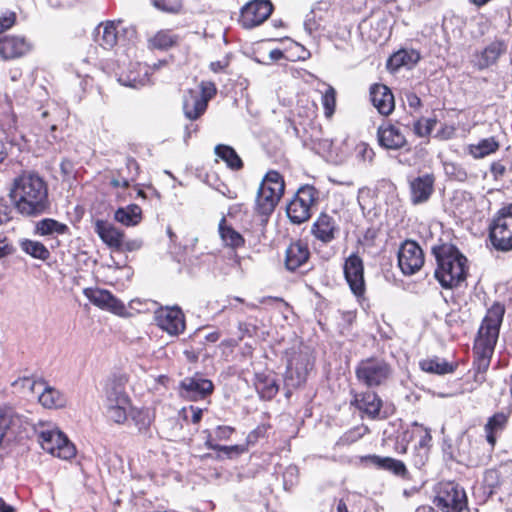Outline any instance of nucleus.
Returning a JSON list of instances; mask_svg holds the SVG:
<instances>
[{"label":"nucleus","instance_id":"1","mask_svg":"<svg viewBox=\"0 0 512 512\" xmlns=\"http://www.w3.org/2000/svg\"><path fill=\"white\" fill-rule=\"evenodd\" d=\"M9 198L24 216H37L49 207L48 186L35 171L23 170L11 182Z\"/></svg>","mask_w":512,"mask_h":512},{"label":"nucleus","instance_id":"2","mask_svg":"<svg viewBox=\"0 0 512 512\" xmlns=\"http://www.w3.org/2000/svg\"><path fill=\"white\" fill-rule=\"evenodd\" d=\"M437 268L435 278L445 289L459 286L467 276V258L453 245L443 244L432 249Z\"/></svg>","mask_w":512,"mask_h":512},{"label":"nucleus","instance_id":"3","mask_svg":"<svg viewBox=\"0 0 512 512\" xmlns=\"http://www.w3.org/2000/svg\"><path fill=\"white\" fill-rule=\"evenodd\" d=\"M503 315L504 308L496 304L488 310L482 321L474 343L475 365L478 372H485L490 365Z\"/></svg>","mask_w":512,"mask_h":512},{"label":"nucleus","instance_id":"4","mask_svg":"<svg viewBox=\"0 0 512 512\" xmlns=\"http://www.w3.org/2000/svg\"><path fill=\"white\" fill-rule=\"evenodd\" d=\"M32 430L40 447L52 456L69 460L76 455L75 446L54 422L39 420Z\"/></svg>","mask_w":512,"mask_h":512},{"label":"nucleus","instance_id":"5","mask_svg":"<svg viewBox=\"0 0 512 512\" xmlns=\"http://www.w3.org/2000/svg\"><path fill=\"white\" fill-rule=\"evenodd\" d=\"M284 180L277 171H269L262 180L256 197V210L262 216L270 215L284 192Z\"/></svg>","mask_w":512,"mask_h":512},{"label":"nucleus","instance_id":"6","mask_svg":"<svg viewBox=\"0 0 512 512\" xmlns=\"http://www.w3.org/2000/svg\"><path fill=\"white\" fill-rule=\"evenodd\" d=\"M104 409L106 417L117 424H123L131 409L129 397L121 384L108 382L105 388Z\"/></svg>","mask_w":512,"mask_h":512},{"label":"nucleus","instance_id":"7","mask_svg":"<svg viewBox=\"0 0 512 512\" xmlns=\"http://www.w3.org/2000/svg\"><path fill=\"white\" fill-rule=\"evenodd\" d=\"M489 238L500 251L512 250V204L502 207L489 225Z\"/></svg>","mask_w":512,"mask_h":512},{"label":"nucleus","instance_id":"8","mask_svg":"<svg viewBox=\"0 0 512 512\" xmlns=\"http://www.w3.org/2000/svg\"><path fill=\"white\" fill-rule=\"evenodd\" d=\"M317 191L312 186L301 187L287 206L289 219L296 224L307 221L311 216V207L316 203Z\"/></svg>","mask_w":512,"mask_h":512},{"label":"nucleus","instance_id":"9","mask_svg":"<svg viewBox=\"0 0 512 512\" xmlns=\"http://www.w3.org/2000/svg\"><path fill=\"white\" fill-rule=\"evenodd\" d=\"M215 93L216 87L212 82H202L200 91L189 90L183 101L185 116L190 120L197 119L205 112L208 101Z\"/></svg>","mask_w":512,"mask_h":512},{"label":"nucleus","instance_id":"10","mask_svg":"<svg viewBox=\"0 0 512 512\" xmlns=\"http://www.w3.org/2000/svg\"><path fill=\"white\" fill-rule=\"evenodd\" d=\"M356 375L358 380L365 385L370 387L378 386L389 377L390 368L384 361L367 359L358 365Z\"/></svg>","mask_w":512,"mask_h":512},{"label":"nucleus","instance_id":"11","mask_svg":"<svg viewBox=\"0 0 512 512\" xmlns=\"http://www.w3.org/2000/svg\"><path fill=\"white\" fill-rule=\"evenodd\" d=\"M435 503L445 512H461L466 505V495L457 484L447 482L441 485Z\"/></svg>","mask_w":512,"mask_h":512},{"label":"nucleus","instance_id":"12","mask_svg":"<svg viewBox=\"0 0 512 512\" xmlns=\"http://www.w3.org/2000/svg\"><path fill=\"white\" fill-rule=\"evenodd\" d=\"M154 319L157 326L171 336H177L184 332L185 316L177 307H161L155 311Z\"/></svg>","mask_w":512,"mask_h":512},{"label":"nucleus","instance_id":"13","mask_svg":"<svg viewBox=\"0 0 512 512\" xmlns=\"http://www.w3.org/2000/svg\"><path fill=\"white\" fill-rule=\"evenodd\" d=\"M273 11L270 0H251L241 9L240 23L244 28H253L265 22Z\"/></svg>","mask_w":512,"mask_h":512},{"label":"nucleus","instance_id":"14","mask_svg":"<svg viewBox=\"0 0 512 512\" xmlns=\"http://www.w3.org/2000/svg\"><path fill=\"white\" fill-rule=\"evenodd\" d=\"M398 264L405 275L415 274L424 264L421 247L414 241H405L398 251Z\"/></svg>","mask_w":512,"mask_h":512},{"label":"nucleus","instance_id":"15","mask_svg":"<svg viewBox=\"0 0 512 512\" xmlns=\"http://www.w3.org/2000/svg\"><path fill=\"white\" fill-rule=\"evenodd\" d=\"M312 362L307 354H295L288 362L285 374V385L288 388H297L305 381Z\"/></svg>","mask_w":512,"mask_h":512},{"label":"nucleus","instance_id":"16","mask_svg":"<svg viewBox=\"0 0 512 512\" xmlns=\"http://www.w3.org/2000/svg\"><path fill=\"white\" fill-rule=\"evenodd\" d=\"M124 32L122 21L108 20L101 22L94 30L95 42L105 50L113 49L121 39L120 32Z\"/></svg>","mask_w":512,"mask_h":512},{"label":"nucleus","instance_id":"17","mask_svg":"<svg viewBox=\"0 0 512 512\" xmlns=\"http://www.w3.org/2000/svg\"><path fill=\"white\" fill-rule=\"evenodd\" d=\"M377 140L379 145L386 150H400L408 146L402 129L390 122H385L378 127Z\"/></svg>","mask_w":512,"mask_h":512},{"label":"nucleus","instance_id":"18","mask_svg":"<svg viewBox=\"0 0 512 512\" xmlns=\"http://www.w3.org/2000/svg\"><path fill=\"white\" fill-rule=\"evenodd\" d=\"M83 294L89 301L100 309L108 310L116 315H124V304L115 298L109 291L99 288H85Z\"/></svg>","mask_w":512,"mask_h":512},{"label":"nucleus","instance_id":"19","mask_svg":"<svg viewBox=\"0 0 512 512\" xmlns=\"http://www.w3.org/2000/svg\"><path fill=\"white\" fill-rule=\"evenodd\" d=\"M507 46L501 40H494L483 50L477 51L472 56V63L478 70H484L497 63L498 59L506 52Z\"/></svg>","mask_w":512,"mask_h":512},{"label":"nucleus","instance_id":"20","mask_svg":"<svg viewBox=\"0 0 512 512\" xmlns=\"http://www.w3.org/2000/svg\"><path fill=\"white\" fill-rule=\"evenodd\" d=\"M180 393L183 397L196 401L203 399L213 391V383L199 375L185 378L180 385Z\"/></svg>","mask_w":512,"mask_h":512},{"label":"nucleus","instance_id":"21","mask_svg":"<svg viewBox=\"0 0 512 512\" xmlns=\"http://www.w3.org/2000/svg\"><path fill=\"white\" fill-rule=\"evenodd\" d=\"M345 278L350 286L351 291L360 296L364 292V276L363 263L359 256L352 254L349 256L344 265Z\"/></svg>","mask_w":512,"mask_h":512},{"label":"nucleus","instance_id":"22","mask_svg":"<svg viewBox=\"0 0 512 512\" xmlns=\"http://www.w3.org/2000/svg\"><path fill=\"white\" fill-rule=\"evenodd\" d=\"M32 45L24 37L6 36L0 39V55L3 59H15L28 53Z\"/></svg>","mask_w":512,"mask_h":512},{"label":"nucleus","instance_id":"23","mask_svg":"<svg viewBox=\"0 0 512 512\" xmlns=\"http://www.w3.org/2000/svg\"><path fill=\"white\" fill-rule=\"evenodd\" d=\"M95 232L99 238L111 249L121 250L124 246V233L113 224L97 220L95 222Z\"/></svg>","mask_w":512,"mask_h":512},{"label":"nucleus","instance_id":"24","mask_svg":"<svg viewBox=\"0 0 512 512\" xmlns=\"http://www.w3.org/2000/svg\"><path fill=\"white\" fill-rule=\"evenodd\" d=\"M410 198L414 205L428 201L434 186V177L430 174L419 176L410 181Z\"/></svg>","mask_w":512,"mask_h":512},{"label":"nucleus","instance_id":"25","mask_svg":"<svg viewBox=\"0 0 512 512\" xmlns=\"http://www.w3.org/2000/svg\"><path fill=\"white\" fill-rule=\"evenodd\" d=\"M339 231V225L333 216L322 213L314 222L312 227L313 235L324 243H329L335 239Z\"/></svg>","mask_w":512,"mask_h":512},{"label":"nucleus","instance_id":"26","mask_svg":"<svg viewBox=\"0 0 512 512\" xmlns=\"http://www.w3.org/2000/svg\"><path fill=\"white\" fill-rule=\"evenodd\" d=\"M370 94L371 101L380 114L387 116L392 113L395 107L394 96L387 86L374 85Z\"/></svg>","mask_w":512,"mask_h":512},{"label":"nucleus","instance_id":"27","mask_svg":"<svg viewBox=\"0 0 512 512\" xmlns=\"http://www.w3.org/2000/svg\"><path fill=\"white\" fill-rule=\"evenodd\" d=\"M310 257L307 244L297 241L293 242L286 249L285 266L288 270L294 271L306 264Z\"/></svg>","mask_w":512,"mask_h":512},{"label":"nucleus","instance_id":"28","mask_svg":"<svg viewBox=\"0 0 512 512\" xmlns=\"http://www.w3.org/2000/svg\"><path fill=\"white\" fill-rule=\"evenodd\" d=\"M364 463L371 464L377 468L388 470L395 475L403 476L406 473V467L400 460L391 457H381L378 455H367L361 458Z\"/></svg>","mask_w":512,"mask_h":512},{"label":"nucleus","instance_id":"29","mask_svg":"<svg viewBox=\"0 0 512 512\" xmlns=\"http://www.w3.org/2000/svg\"><path fill=\"white\" fill-rule=\"evenodd\" d=\"M39 403L49 409H59L66 405V397L57 389L44 383L42 390L37 394Z\"/></svg>","mask_w":512,"mask_h":512},{"label":"nucleus","instance_id":"30","mask_svg":"<svg viewBox=\"0 0 512 512\" xmlns=\"http://www.w3.org/2000/svg\"><path fill=\"white\" fill-rule=\"evenodd\" d=\"M419 59L420 55L415 50H400L389 58L387 66L392 71H396L401 67L410 69Z\"/></svg>","mask_w":512,"mask_h":512},{"label":"nucleus","instance_id":"31","mask_svg":"<svg viewBox=\"0 0 512 512\" xmlns=\"http://www.w3.org/2000/svg\"><path fill=\"white\" fill-rule=\"evenodd\" d=\"M114 219L127 227L136 226L142 220V209L136 204L120 207L115 211Z\"/></svg>","mask_w":512,"mask_h":512},{"label":"nucleus","instance_id":"32","mask_svg":"<svg viewBox=\"0 0 512 512\" xmlns=\"http://www.w3.org/2000/svg\"><path fill=\"white\" fill-rule=\"evenodd\" d=\"M69 228L66 224L52 218H45L38 221L35 225V233L40 236H58L64 235Z\"/></svg>","mask_w":512,"mask_h":512},{"label":"nucleus","instance_id":"33","mask_svg":"<svg viewBox=\"0 0 512 512\" xmlns=\"http://www.w3.org/2000/svg\"><path fill=\"white\" fill-rule=\"evenodd\" d=\"M360 410H363L370 417H376L382 407V401L374 392H366L355 398Z\"/></svg>","mask_w":512,"mask_h":512},{"label":"nucleus","instance_id":"34","mask_svg":"<svg viewBox=\"0 0 512 512\" xmlns=\"http://www.w3.org/2000/svg\"><path fill=\"white\" fill-rule=\"evenodd\" d=\"M219 234L223 243L230 248L236 249L244 245L243 236L228 225L225 218H222L219 223Z\"/></svg>","mask_w":512,"mask_h":512},{"label":"nucleus","instance_id":"35","mask_svg":"<svg viewBox=\"0 0 512 512\" xmlns=\"http://www.w3.org/2000/svg\"><path fill=\"white\" fill-rule=\"evenodd\" d=\"M500 147L499 142L495 139V137H488L481 139L476 144H471L469 146V153L475 159L484 158L492 153H495Z\"/></svg>","mask_w":512,"mask_h":512},{"label":"nucleus","instance_id":"36","mask_svg":"<svg viewBox=\"0 0 512 512\" xmlns=\"http://www.w3.org/2000/svg\"><path fill=\"white\" fill-rule=\"evenodd\" d=\"M178 36L169 30H160L148 39L149 49L166 50L174 46Z\"/></svg>","mask_w":512,"mask_h":512},{"label":"nucleus","instance_id":"37","mask_svg":"<svg viewBox=\"0 0 512 512\" xmlns=\"http://www.w3.org/2000/svg\"><path fill=\"white\" fill-rule=\"evenodd\" d=\"M215 154L232 170H239L243 166L241 158L236 151L228 145L219 144L215 147Z\"/></svg>","mask_w":512,"mask_h":512},{"label":"nucleus","instance_id":"38","mask_svg":"<svg viewBox=\"0 0 512 512\" xmlns=\"http://www.w3.org/2000/svg\"><path fill=\"white\" fill-rule=\"evenodd\" d=\"M507 417L503 413L493 415L485 425L486 439L491 446L496 443V434L503 430Z\"/></svg>","mask_w":512,"mask_h":512},{"label":"nucleus","instance_id":"39","mask_svg":"<svg viewBox=\"0 0 512 512\" xmlns=\"http://www.w3.org/2000/svg\"><path fill=\"white\" fill-rule=\"evenodd\" d=\"M419 365L423 371L439 375L451 373L453 371L452 365L439 358L424 359L420 361Z\"/></svg>","mask_w":512,"mask_h":512},{"label":"nucleus","instance_id":"40","mask_svg":"<svg viewBox=\"0 0 512 512\" xmlns=\"http://www.w3.org/2000/svg\"><path fill=\"white\" fill-rule=\"evenodd\" d=\"M20 245L23 251L34 258L46 260L50 256L48 249L38 241L25 239Z\"/></svg>","mask_w":512,"mask_h":512},{"label":"nucleus","instance_id":"41","mask_svg":"<svg viewBox=\"0 0 512 512\" xmlns=\"http://www.w3.org/2000/svg\"><path fill=\"white\" fill-rule=\"evenodd\" d=\"M13 386L23 393L38 394L42 390L44 382L30 377H23L15 380Z\"/></svg>","mask_w":512,"mask_h":512},{"label":"nucleus","instance_id":"42","mask_svg":"<svg viewBox=\"0 0 512 512\" xmlns=\"http://www.w3.org/2000/svg\"><path fill=\"white\" fill-rule=\"evenodd\" d=\"M322 105L327 118L332 117L336 107V91L332 86H327L322 95Z\"/></svg>","mask_w":512,"mask_h":512},{"label":"nucleus","instance_id":"43","mask_svg":"<svg viewBox=\"0 0 512 512\" xmlns=\"http://www.w3.org/2000/svg\"><path fill=\"white\" fill-rule=\"evenodd\" d=\"M436 123L435 118H421L414 123V133L419 137H426L430 135Z\"/></svg>","mask_w":512,"mask_h":512},{"label":"nucleus","instance_id":"44","mask_svg":"<svg viewBox=\"0 0 512 512\" xmlns=\"http://www.w3.org/2000/svg\"><path fill=\"white\" fill-rule=\"evenodd\" d=\"M202 409L194 406H190L189 408H183L182 413L183 417L188 420L190 417V420L192 423L196 424L198 423L202 418Z\"/></svg>","mask_w":512,"mask_h":512},{"label":"nucleus","instance_id":"45","mask_svg":"<svg viewBox=\"0 0 512 512\" xmlns=\"http://www.w3.org/2000/svg\"><path fill=\"white\" fill-rule=\"evenodd\" d=\"M14 251L11 241L4 235L0 234V259L7 257Z\"/></svg>","mask_w":512,"mask_h":512},{"label":"nucleus","instance_id":"46","mask_svg":"<svg viewBox=\"0 0 512 512\" xmlns=\"http://www.w3.org/2000/svg\"><path fill=\"white\" fill-rule=\"evenodd\" d=\"M15 23V14L10 13L9 15L0 17V33L10 29Z\"/></svg>","mask_w":512,"mask_h":512},{"label":"nucleus","instance_id":"47","mask_svg":"<svg viewBox=\"0 0 512 512\" xmlns=\"http://www.w3.org/2000/svg\"><path fill=\"white\" fill-rule=\"evenodd\" d=\"M499 476L496 470H488L484 475V482L488 487H495L498 484Z\"/></svg>","mask_w":512,"mask_h":512},{"label":"nucleus","instance_id":"48","mask_svg":"<svg viewBox=\"0 0 512 512\" xmlns=\"http://www.w3.org/2000/svg\"><path fill=\"white\" fill-rule=\"evenodd\" d=\"M233 431V428L229 426H218L215 431L216 438L219 440L228 439Z\"/></svg>","mask_w":512,"mask_h":512},{"label":"nucleus","instance_id":"49","mask_svg":"<svg viewBox=\"0 0 512 512\" xmlns=\"http://www.w3.org/2000/svg\"><path fill=\"white\" fill-rule=\"evenodd\" d=\"M406 102L408 103L409 107L417 109L421 106V100L420 98L412 92H408L406 94Z\"/></svg>","mask_w":512,"mask_h":512},{"label":"nucleus","instance_id":"50","mask_svg":"<svg viewBox=\"0 0 512 512\" xmlns=\"http://www.w3.org/2000/svg\"><path fill=\"white\" fill-rule=\"evenodd\" d=\"M147 76V71L145 70L144 77L141 79H137L136 77L131 78L128 77L127 82H124L123 84L132 88H138L139 86H143L146 82L145 77Z\"/></svg>","mask_w":512,"mask_h":512},{"label":"nucleus","instance_id":"51","mask_svg":"<svg viewBox=\"0 0 512 512\" xmlns=\"http://www.w3.org/2000/svg\"><path fill=\"white\" fill-rule=\"evenodd\" d=\"M505 171L506 168L501 162H493L491 164V172L495 177L504 175Z\"/></svg>","mask_w":512,"mask_h":512},{"label":"nucleus","instance_id":"52","mask_svg":"<svg viewBox=\"0 0 512 512\" xmlns=\"http://www.w3.org/2000/svg\"><path fill=\"white\" fill-rule=\"evenodd\" d=\"M357 149L363 158H365V159L368 158L369 160L372 159L373 151L368 147L367 144L361 143L357 146Z\"/></svg>","mask_w":512,"mask_h":512},{"label":"nucleus","instance_id":"53","mask_svg":"<svg viewBox=\"0 0 512 512\" xmlns=\"http://www.w3.org/2000/svg\"><path fill=\"white\" fill-rule=\"evenodd\" d=\"M220 451H223L226 454H230L232 452L239 454V453H243L245 451V448L243 446H239V445L221 446Z\"/></svg>","mask_w":512,"mask_h":512},{"label":"nucleus","instance_id":"54","mask_svg":"<svg viewBox=\"0 0 512 512\" xmlns=\"http://www.w3.org/2000/svg\"><path fill=\"white\" fill-rule=\"evenodd\" d=\"M138 416L141 417V423L137 422L139 430L146 429L150 425V417L147 414L144 415L142 412H140Z\"/></svg>","mask_w":512,"mask_h":512},{"label":"nucleus","instance_id":"55","mask_svg":"<svg viewBox=\"0 0 512 512\" xmlns=\"http://www.w3.org/2000/svg\"><path fill=\"white\" fill-rule=\"evenodd\" d=\"M154 6L160 10H163V11H167V12H177L178 11V8H172V7H167L165 4H164V1L162 0H155L154 1Z\"/></svg>","mask_w":512,"mask_h":512},{"label":"nucleus","instance_id":"56","mask_svg":"<svg viewBox=\"0 0 512 512\" xmlns=\"http://www.w3.org/2000/svg\"><path fill=\"white\" fill-rule=\"evenodd\" d=\"M455 133V128L452 127V126H447L445 128H443V130L441 131V137L443 139H449L451 138Z\"/></svg>","mask_w":512,"mask_h":512},{"label":"nucleus","instance_id":"57","mask_svg":"<svg viewBox=\"0 0 512 512\" xmlns=\"http://www.w3.org/2000/svg\"><path fill=\"white\" fill-rule=\"evenodd\" d=\"M111 185L114 186V187H128L129 186V181L127 179H117V178H114L111 180Z\"/></svg>","mask_w":512,"mask_h":512},{"label":"nucleus","instance_id":"58","mask_svg":"<svg viewBox=\"0 0 512 512\" xmlns=\"http://www.w3.org/2000/svg\"><path fill=\"white\" fill-rule=\"evenodd\" d=\"M431 441V435H430V431L428 429H425L424 430V435L422 436L420 442H419V445L421 447H424L426 446L429 442Z\"/></svg>","mask_w":512,"mask_h":512},{"label":"nucleus","instance_id":"59","mask_svg":"<svg viewBox=\"0 0 512 512\" xmlns=\"http://www.w3.org/2000/svg\"><path fill=\"white\" fill-rule=\"evenodd\" d=\"M269 56L272 60H279L283 58L284 54L281 50L274 49L270 51Z\"/></svg>","mask_w":512,"mask_h":512},{"label":"nucleus","instance_id":"60","mask_svg":"<svg viewBox=\"0 0 512 512\" xmlns=\"http://www.w3.org/2000/svg\"><path fill=\"white\" fill-rule=\"evenodd\" d=\"M220 338V334L218 331H213L206 335L205 339L208 342H216Z\"/></svg>","mask_w":512,"mask_h":512},{"label":"nucleus","instance_id":"61","mask_svg":"<svg viewBox=\"0 0 512 512\" xmlns=\"http://www.w3.org/2000/svg\"><path fill=\"white\" fill-rule=\"evenodd\" d=\"M210 67L211 69L214 71V72H219L221 70L224 69L225 67V64H222L220 61H217V62H212L210 64Z\"/></svg>","mask_w":512,"mask_h":512},{"label":"nucleus","instance_id":"62","mask_svg":"<svg viewBox=\"0 0 512 512\" xmlns=\"http://www.w3.org/2000/svg\"><path fill=\"white\" fill-rule=\"evenodd\" d=\"M0 512H13V508L0 498Z\"/></svg>","mask_w":512,"mask_h":512},{"label":"nucleus","instance_id":"63","mask_svg":"<svg viewBox=\"0 0 512 512\" xmlns=\"http://www.w3.org/2000/svg\"><path fill=\"white\" fill-rule=\"evenodd\" d=\"M7 158V151L5 145L0 141V163H3Z\"/></svg>","mask_w":512,"mask_h":512},{"label":"nucleus","instance_id":"64","mask_svg":"<svg viewBox=\"0 0 512 512\" xmlns=\"http://www.w3.org/2000/svg\"><path fill=\"white\" fill-rule=\"evenodd\" d=\"M127 167H128L129 170L134 169L135 173L137 174V171H138L139 167H138L137 162L134 159H128L127 160Z\"/></svg>","mask_w":512,"mask_h":512}]
</instances>
